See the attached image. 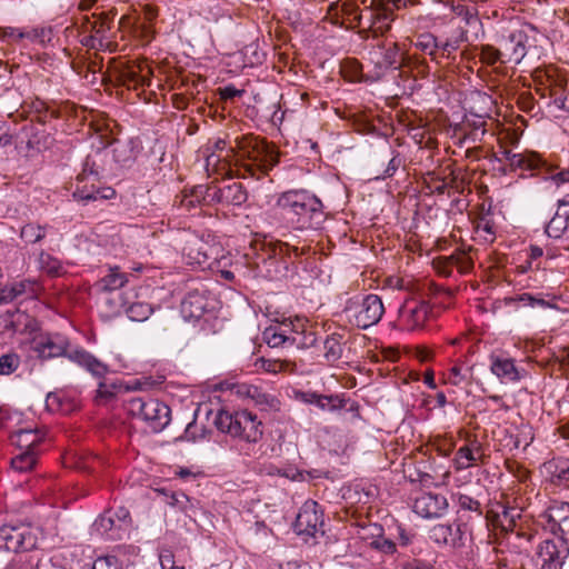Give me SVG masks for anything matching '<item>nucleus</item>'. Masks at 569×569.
Returning a JSON list of instances; mask_svg holds the SVG:
<instances>
[{"instance_id": "obj_1", "label": "nucleus", "mask_w": 569, "mask_h": 569, "mask_svg": "<svg viewBox=\"0 0 569 569\" xmlns=\"http://www.w3.org/2000/svg\"><path fill=\"white\" fill-rule=\"evenodd\" d=\"M206 158V169L217 170L222 163L231 173L240 178L264 177L279 161V152L274 144L252 134L234 139V146L227 148L224 139H217L213 146H207L202 151Z\"/></svg>"}, {"instance_id": "obj_2", "label": "nucleus", "mask_w": 569, "mask_h": 569, "mask_svg": "<svg viewBox=\"0 0 569 569\" xmlns=\"http://www.w3.org/2000/svg\"><path fill=\"white\" fill-rule=\"evenodd\" d=\"M305 253V248L290 246L280 240L256 241L246 257L257 273L269 279H280L288 276L296 259Z\"/></svg>"}, {"instance_id": "obj_3", "label": "nucleus", "mask_w": 569, "mask_h": 569, "mask_svg": "<svg viewBox=\"0 0 569 569\" xmlns=\"http://www.w3.org/2000/svg\"><path fill=\"white\" fill-rule=\"evenodd\" d=\"M274 210L288 226L297 230L318 229L325 221L321 200L306 190L282 192Z\"/></svg>"}, {"instance_id": "obj_4", "label": "nucleus", "mask_w": 569, "mask_h": 569, "mask_svg": "<svg viewBox=\"0 0 569 569\" xmlns=\"http://www.w3.org/2000/svg\"><path fill=\"white\" fill-rule=\"evenodd\" d=\"M107 156V149H98L86 158L83 170L77 177L76 188L72 192L76 200L88 203L112 199L116 196L113 188L100 186V174L104 171L100 162Z\"/></svg>"}, {"instance_id": "obj_5", "label": "nucleus", "mask_w": 569, "mask_h": 569, "mask_svg": "<svg viewBox=\"0 0 569 569\" xmlns=\"http://www.w3.org/2000/svg\"><path fill=\"white\" fill-rule=\"evenodd\" d=\"M34 351L41 359L67 357L71 361L84 367L96 377H102L108 368L83 349H72L67 337L62 335H49L36 341Z\"/></svg>"}, {"instance_id": "obj_6", "label": "nucleus", "mask_w": 569, "mask_h": 569, "mask_svg": "<svg viewBox=\"0 0 569 569\" xmlns=\"http://www.w3.org/2000/svg\"><path fill=\"white\" fill-rule=\"evenodd\" d=\"M214 426L221 432L238 437L247 442L256 443L262 437V425L257 416L248 410L230 412L219 410L213 420Z\"/></svg>"}, {"instance_id": "obj_7", "label": "nucleus", "mask_w": 569, "mask_h": 569, "mask_svg": "<svg viewBox=\"0 0 569 569\" xmlns=\"http://www.w3.org/2000/svg\"><path fill=\"white\" fill-rule=\"evenodd\" d=\"M128 413L144 421L152 431H161L170 421V408L153 398H131L127 402Z\"/></svg>"}, {"instance_id": "obj_8", "label": "nucleus", "mask_w": 569, "mask_h": 569, "mask_svg": "<svg viewBox=\"0 0 569 569\" xmlns=\"http://www.w3.org/2000/svg\"><path fill=\"white\" fill-rule=\"evenodd\" d=\"M183 254L191 264L212 268L223 258V249L212 234L194 236L186 242Z\"/></svg>"}, {"instance_id": "obj_9", "label": "nucleus", "mask_w": 569, "mask_h": 569, "mask_svg": "<svg viewBox=\"0 0 569 569\" xmlns=\"http://www.w3.org/2000/svg\"><path fill=\"white\" fill-rule=\"evenodd\" d=\"M345 311L350 323L360 329H368L381 320L385 307L379 296L370 293L361 301H349Z\"/></svg>"}, {"instance_id": "obj_10", "label": "nucleus", "mask_w": 569, "mask_h": 569, "mask_svg": "<svg viewBox=\"0 0 569 569\" xmlns=\"http://www.w3.org/2000/svg\"><path fill=\"white\" fill-rule=\"evenodd\" d=\"M38 537L28 525H0V549L13 552L30 551L37 547Z\"/></svg>"}, {"instance_id": "obj_11", "label": "nucleus", "mask_w": 569, "mask_h": 569, "mask_svg": "<svg viewBox=\"0 0 569 569\" xmlns=\"http://www.w3.org/2000/svg\"><path fill=\"white\" fill-rule=\"evenodd\" d=\"M295 531L306 540L309 537L323 536V511L315 500H307L300 508L293 523Z\"/></svg>"}, {"instance_id": "obj_12", "label": "nucleus", "mask_w": 569, "mask_h": 569, "mask_svg": "<svg viewBox=\"0 0 569 569\" xmlns=\"http://www.w3.org/2000/svg\"><path fill=\"white\" fill-rule=\"evenodd\" d=\"M569 556V547L563 542L547 539L539 543L536 552V567L538 569H562Z\"/></svg>"}, {"instance_id": "obj_13", "label": "nucleus", "mask_w": 569, "mask_h": 569, "mask_svg": "<svg viewBox=\"0 0 569 569\" xmlns=\"http://www.w3.org/2000/svg\"><path fill=\"white\" fill-rule=\"evenodd\" d=\"M496 159L508 164L511 170L520 169L532 174L540 173L542 169L549 171L547 163L537 153L532 152L516 153L510 149H502L496 153Z\"/></svg>"}, {"instance_id": "obj_14", "label": "nucleus", "mask_w": 569, "mask_h": 569, "mask_svg": "<svg viewBox=\"0 0 569 569\" xmlns=\"http://www.w3.org/2000/svg\"><path fill=\"white\" fill-rule=\"evenodd\" d=\"M431 313L425 300L408 299L399 309V321L403 329L412 331L423 327Z\"/></svg>"}, {"instance_id": "obj_15", "label": "nucleus", "mask_w": 569, "mask_h": 569, "mask_svg": "<svg viewBox=\"0 0 569 569\" xmlns=\"http://www.w3.org/2000/svg\"><path fill=\"white\" fill-rule=\"evenodd\" d=\"M248 194L239 182H228L222 186L206 188L204 201L208 203H221L227 206H241L247 201Z\"/></svg>"}, {"instance_id": "obj_16", "label": "nucleus", "mask_w": 569, "mask_h": 569, "mask_svg": "<svg viewBox=\"0 0 569 569\" xmlns=\"http://www.w3.org/2000/svg\"><path fill=\"white\" fill-rule=\"evenodd\" d=\"M376 48L375 53L380 57L377 64L380 68L399 70L401 67H409L411 58L397 41H378Z\"/></svg>"}, {"instance_id": "obj_17", "label": "nucleus", "mask_w": 569, "mask_h": 569, "mask_svg": "<svg viewBox=\"0 0 569 569\" xmlns=\"http://www.w3.org/2000/svg\"><path fill=\"white\" fill-rule=\"evenodd\" d=\"M412 509L426 519L440 518L447 512L448 501L442 495L423 492L415 499Z\"/></svg>"}, {"instance_id": "obj_18", "label": "nucleus", "mask_w": 569, "mask_h": 569, "mask_svg": "<svg viewBox=\"0 0 569 569\" xmlns=\"http://www.w3.org/2000/svg\"><path fill=\"white\" fill-rule=\"evenodd\" d=\"M545 517L553 533H559L560 542H569V503L553 501L546 510Z\"/></svg>"}, {"instance_id": "obj_19", "label": "nucleus", "mask_w": 569, "mask_h": 569, "mask_svg": "<svg viewBox=\"0 0 569 569\" xmlns=\"http://www.w3.org/2000/svg\"><path fill=\"white\" fill-rule=\"evenodd\" d=\"M211 308L212 300L206 290H191L181 301V315L187 320H199Z\"/></svg>"}, {"instance_id": "obj_20", "label": "nucleus", "mask_w": 569, "mask_h": 569, "mask_svg": "<svg viewBox=\"0 0 569 569\" xmlns=\"http://www.w3.org/2000/svg\"><path fill=\"white\" fill-rule=\"evenodd\" d=\"M121 512L123 513V518L116 515V519L111 510L106 511L93 522V530L111 540L121 539L122 532L127 530L129 511L127 509H121Z\"/></svg>"}, {"instance_id": "obj_21", "label": "nucleus", "mask_w": 569, "mask_h": 569, "mask_svg": "<svg viewBox=\"0 0 569 569\" xmlns=\"http://www.w3.org/2000/svg\"><path fill=\"white\" fill-rule=\"evenodd\" d=\"M110 23L111 20L109 18V13L102 12L99 16L93 13L91 17L83 16L81 26L84 31L90 32L84 44L94 47V41L99 40V42H101L110 30Z\"/></svg>"}, {"instance_id": "obj_22", "label": "nucleus", "mask_w": 569, "mask_h": 569, "mask_svg": "<svg viewBox=\"0 0 569 569\" xmlns=\"http://www.w3.org/2000/svg\"><path fill=\"white\" fill-rule=\"evenodd\" d=\"M12 445L18 450L39 451L44 440V432L38 428H21L10 436Z\"/></svg>"}, {"instance_id": "obj_23", "label": "nucleus", "mask_w": 569, "mask_h": 569, "mask_svg": "<svg viewBox=\"0 0 569 569\" xmlns=\"http://www.w3.org/2000/svg\"><path fill=\"white\" fill-rule=\"evenodd\" d=\"M290 347L298 349H307L317 342L316 333L311 330L308 321L296 318L290 320Z\"/></svg>"}, {"instance_id": "obj_24", "label": "nucleus", "mask_w": 569, "mask_h": 569, "mask_svg": "<svg viewBox=\"0 0 569 569\" xmlns=\"http://www.w3.org/2000/svg\"><path fill=\"white\" fill-rule=\"evenodd\" d=\"M569 228V193L558 201V208L546 226L549 238L559 239Z\"/></svg>"}, {"instance_id": "obj_25", "label": "nucleus", "mask_w": 569, "mask_h": 569, "mask_svg": "<svg viewBox=\"0 0 569 569\" xmlns=\"http://www.w3.org/2000/svg\"><path fill=\"white\" fill-rule=\"evenodd\" d=\"M490 371L502 383L517 382L520 380L519 371L515 365L513 359L497 355L490 356Z\"/></svg>"}, {"instance_id": "obj_26", "label": "nucleus", "mask_w": 569, "mask_h": 569, "mask_svg": "<svg viewBox=\"0 0 569 569\" xmlns=\"http://www.w3.org/2000/svg\"><path fill=\"white\" fill-rule=\"evenodd\" d=\"M525 42L526 36L522 32H512L503 39L500 46L502 57L507 58L505 61L520 63L527 53Z\"/></svg>"}, {"instance_id": "obj_27", "label": "nucleus", "mask_w": 569, "mask_h": 569, "mask_svg": "<svg viewBox=\"0 0 569 569\" xmlns=\"http://www.w3.org/2000/svg\"><path fill=\"white\" fill-rule=\"evenodd\" d=\"M147 386H149V382L141 381L139 379H134L131 382L123 383V382H108V380L99 382V387L97 390V399H111L116 393L124 390V391H133V390H142Z\"/></svg>"}, {"instance_id": "obj_28", "label": "nucleus", "mask_w": 569, "mask_h": 569, "mask_svg": "<svg viewBox=\"0 0 569 569\" xmlns=\"http://www.w3.org/2000/svg\"><path fill=\"white\" fill-rule=\"evenodd\" d=\"M262 338L270 348L290 347V321L266 328Z\"/></svg>"}, {"instance_id": "obj_29", "label": "nucleus", "mask_w": 569, "mask_h": 569, "mask_svg": "<svg viewBox=\"0 0 569 569\" xmlns=\"http://www.w3.org/2000/svg\"><path fill=\"white\" fill-rule=\"evenodd\" d=\"M111 153L116 163L126 167L136 159L134 148L131 141L114 140L111 144Z\"/></svg>"}, {"instance_id": "obj_30", "label": "nucleus", "mask_w": 569, "mask_h": 569, "mask_svg": "<svg viewBox=\"0 0 569 569\" xmlns=\"http://www.w3.org/2000/svg\"><path fill=\"white\" fill-rule=\"evenodd\" d=\"M481 449L479 446L471 448L469 446L460 447L453 460L457 470H465L473 466L480 456Z\"/></svg>"}, {"instance_id": "obj_31", "label": "nucleus", "mask_w": 569, "mask_h": 569, "mask_svg": "<svg viewBox=\"0 0 569 569\" xmlns=\"http://www.w3.org/2000/svg\"><path fill=\"white\" fill-rule=\"evenodd\" d=\"M31 109L34 113H37V120L41 122H46V118L49 114L51 118H60L63 113L69 112L70 110H73L77 114V110L73 109V107L64 106L60 109H52L50 108L47 102L36 99L31 102Z\"/></svg>"}, {"instance_id": "obj_32", "label": "nucleus", "mask_w": 569, "mask_h": 569, "mask_svg": "<svg viewBox=\"0 0 569 569\" xmlns=\"http://www.w3.org/2000/svg\"><path fill=\"white\" fill-rule=\"evenodd\" d=\"M569 465V460L559 459L550 460L545 463L547 479L550 483L561 487L563 485V477Z\"/></svg>"}, {"instance_id": "obj_33", "label": "nucleus", "mask_w": 569, "mask_h": 569, "mask_svg": "<svg viewBox=\"0 0 569 569\" xmlns=\"http://www.w3.org/2000/svg\"><path fill=\"white\" fill-rule=\"evenodd\" d=\"M48 226H41L36 222H29L21 227L20 238L27 244L39 243L46 238Z\"/></svg>"}, {"instance_id": "obj_34", "label": "nucleus", "mask_w": 569, "mask_h": 569, "mask_svg": "<svg viewBox=\"0 0 569 569\" xmlns=\"http://www.w3.org/2000/svg\"><path fill=\"white\" fill-rule=\"evenodd\" d=\"M393 20V13L388 8H381L377 10L375 20L372 23L373 38L378 39L382 37L391 28V21Z\"/></svg>"}, {"instance_id": "obj_35", "label": "nucleus", "mask_w": 569, "mask_h": 569, "mask_svg": "<svg viewBox=\"0 0 569 569\" xmlns=\"http://www.w3.org/2000/svg\"><path fill=\"white\" fill-rule=\"evenodd\" d=\"M39 451L19 450V453L11 459V467L19 472L30 471L36 466Z\"/></svg>"}, {"instance_id": "obj_36", "label": "nucleus", "mask_w": 569, "mask_h": 569, "mask_svg": "<svg viewBox=\"0 0 569 569\" xmlns=\"http://www.w3.org/2000/svg\"><path fill=\"white\" fill-rule=\"evenodd\" d=\"M128 279L126 273L121 272L118 267L110 268L109 272L100 280L99 284L104 291H114L122 288Z\"/></svg>"}, {"instance_id": "obj_37", "label": "nucleus", "mask_w": 569, "mask_h": 569, "mask_svg": "<svg viewBox=\"0 0 569 569\" xmlns=\"http://www.w3.org/2000/svg\"><path fill=\"white\" fill-rule=\"evenodd\" d=\"M257 370L268 373H278L282 371H293V365L290 361L279 359L258 358L254 362Z\"/></svg>"}, {"instance_id": "obj_38", "label": "nucleus", "mask_w": 569, "mask_h": 569, "mask_svg": "<svg viewBox=\"0 0 569 569\" xmlns=\"http://www.w3.org/2000/svg\"><path fill=\"white\" fill-rule=\"evenodd\" d=\"M341 338L340 335L333 333L328 336L323 342L325 358L330 363L337 362L342 356Z\"/></svg>"}, {"instance_id": "obj_39", "label": "nucleus", "mask_w": 569, "mask_h": 569, "mask_svg": "<svg viewBox=\"0 0 569 569\" xmlns=\"http://www.w3.org/2000/svg\"><path fill=\"white\" fill-rule=\"evenodd\" d=\"M470 378V369H463L460 365H455L445 375V383L455 387H463L469 385Z\"/></svg>"}, {"instance_id": "obj_40", "label": "nucleus", "mask_w": 569, "mask_h": 569, "mask_svg": "<svg viewBox=\"0 0 569 569\" xmlns=\"http://www.w3.org/2000/svg\"><path fill=\"white\" fill-rule=\"evenodd\" d=\"M37 261L38 268L49 276L56 277L62 272L60 260L43 250L39 252Z\"/></svg>"}, {"instance_id": "obj_41", "label": "nucleus", "mask_w": 569, "mask_h": 569, "mask_svg": "<svg viewBox=\"0 0 569 569\" xmlns=\"http://www.w3.org/2000/svg\"><path fill=\"white\" fill-rule=\"evenodd\" d=\"M415 47L422 51L423 53H427L431 57L433 61L438 62V48L439 42L437 38L431 33H422L419 34L417 38V41L415 42Z\"/></svg>"}, {"instance_id": "obj_42", "label": "nucleus", "mask_w": 569, "mask_h": 569, "mask_svg": "<svg viewBox=\"0 0 569 569\" xmlns=\"http://www.w3.org/2000/svg\"><path fill=\"white\" fill-rule=\"evenodd\" d=\"M298 398L305 403L316 405L321 410L337 409V406L332 403L333 398L330 396L318 395L316 392H301Z\"/></svg>"}, {"instance_id": "obj_43", "label": "nucleus", "mask_w": 569, "mask_h": 569, "mask_svg": "<svg viewBox=\"0 0 569 569\" xmlns=\"http://www.w3.org/2000/svg\"><path fill=\"white\" fill-rule=\"evenodd\" d=\"M469 531L467 521L463 520V515H459L457 521L450 525V536L453 541H450L451 547H461L465 543V537Z\"/></svg>"}, {"instance_id": "obj_44", "label": "nucleus", "mask_w": 569, "mask_h": 569, "mask_svg": "<svg viewBox=\"0 0 569 569\" xmlns=\"http://www.w3.org/2000/svg\"><path fill=\"white\" fill-rule=\"evenodd\" d=\"M515 302H522L525 306H529L532 308H537V307L542 308V309L556 308V305H553L542 298L535 297L530 293H522L517 297H510V298L506 299L507 305H511Z\"/></svg>"}, {"instance_id": "obj_45", "label": "nucleus", "mask_w": 569, "mask_h": 569, "mask_svg": "<svg viewBox=\"0 0 569 569\" xmlns=\"http://www.w3.org/2000/svg\"><path fill=\"white\" fill-rule=\"evenodd\" d=\"M127 316L132 321H144L153 312L152 307L146 302H133L126 309Z\"/></svg>"}, {"instance_id": "obj_46", "label": "nucleus", "mask_w": 569, "mask_h": 569, "mask_svg": "<svg viewBox=\"0 0 569 569\" xmlns=\"http://www.w3.org/2000/svg\"><path fill=\"white\" fill-rule=\"evenodd\" d=\"M458 506H459V511H458L459 515L461 511H470V512H473L476 515V518L479 520L482 519V517H483L481 503L468 495H462V493L459 495Z\"/></svg>"}, {"instance_id": "obj_47", "label": "nucleus", "mask_w": 569, "mask_h": 569, "mask_svg": "<svg viewBox=\"0 0 569 569\" xmlns=\"http://www.w3.org/2000/svg\"><path fill=\"white\" fill-rule=\"evenodd\" d=\"M521 516V510L516 507H507L500 516V526L505 531H513L517 526V519Z\"/></svg>"}, {"instance_id": "obj_48", "label": "nucleus", "mask_w": 569, "mask_h": 569, "mask_svg": "<svg viewBox=\"0 0 569 569\" xmlns=\"http://www.w3.org/2000/svg\"><path fill=\"white\" fill-rule=\"evenodd\" d=\"M20 356L14 352H8L0 356V375L9 376L13 373L20 366Z\"/></svg>"}, {"instance_id": "obj_49", "label": "nucleus", "mask_w": 569, "mask_h": 569, "mask_svg": "<svg viewBox=\"0 0 569 569\" xmlns=\"http://www.w3.org/2000/svg\"><path fill=\"white\" fill-rule=\"evenodd\" d=\"M206 188L203 186H197L192 190L191 194H183L180 200V206L190 210L191 208H196L201 200L204 201Z\"/></svg>"}, {"instance_id": "obj_50", "label": "nucleus", "mask_w": 569, "mask_h": 569, "mask_svg": "<svg viewBox=\"0 0 569 569\" xmlns=\"http://www.w3.org/2000/svg\"><path fill=\"white\" fill-rule=\"evenodd\" d=\"M450 536V525L439 523L433 526L429 531V537L432 541L438 545L450 546V541H453Z\"/></svg>"}, {"instance_id": "obj_51", "label": "nucleus", "mask_w": 569, "mask_h": 569, "mask_svg": "<svg viewBox=\"0 0 569 569\" xmlns=\"http://www.w3.org/2000/svg\"><path fill=\"white\" fill-rule=\"evenodd\" d=\"M19 38H27L32 42H38L40 44H46L51 41L52 30L51 28H36L31 31L19 32Z\"/></svg>"}, {"instance_id": "obj_52", "label": "nucleus", "mask_w": 569, "mask_h": 569, "mask_svg": "<svg viewBox=\"0 0 569 569\" xmlns=\"http://www.w3.org/2000/svg\"><path fill=\"white\" fill-rule=\"evenodd\" d=\"M502 52L501 49H497L493 46L490 44H483L480 48V59L483 63H487L489 66H493L496 62L501 61L506 62L502 59Z\"/></svg>"}, {"instance_id": "obj_53", "label": "nucleus", "mask_w": 569, "mask_h": 569, "mask_svg": "<svg viewBox=\"0 0 569 569\" xmlns=\"http://www.w3.org/2000/svg\"><path fill=\"white\" fill-rule=\"evenodd\" d=\"M370 546L382 552V553H386V555H393L397 550V546L396 543L389 539V538H386L383 536H378L376 537L371 542H370Z\"/></svg>"}, {"instance_id": "obj_54", "label": "nucleus", "mask_w": 569, "mask_h": 569, "mask_svg": "<svg viewBox=\"0 0 569 569\" xmlns=\"http://www.w3.org/2000/svg\"><path fill=\"white\" fill-rule=\"evenodd\" d=\"M167 503L180 509L183 512H188L189 506H191V500L184 492L177 491L169 496Z\"/></svg>"}, {"instance_id": "obj_55", "label": "nucleus", "mask_w": 569, "mask_h": 569, "mask_svg": "<svg viewBox=\"0 0 569 569\" xmlns=\"http://www.w3.org/2000/svg\"><path fill=\"white\" fill-rule=\"evenodd\" d=\"M248 396L252 398L257 405H266L269 407H273V402L276 401V398L262 392L258 387H249L247 391Z\"/></svg>"}, {"instance_id": "obj_56", "label": "nucleus", "mask_w": 569, "mask_h": 569, "mask_svg": "<svg viewBox=\"0 0 569 569\" xmlns=\"http://www.w3.org/2000/svg\"><path fill=\"white\" fill-rule=\"evenodd\" d=\"M462 41H465V32L461 33L460 38L447 40L445 42H439L438 50L442 51L441 57L450 58L451 54L459 49Z\"/></svg>"}, {"instance_id": "obj_57", "label": "nucleus", "mask_w": 569, "mask_h": 569, "mask_svg": "<svg viewBox=\"0 0 569 569\" xmlns=\"http://www.w3.org/2000/svg\"><path fill=\"white\" fill-rule=\"evenodd\" d=\"M485 124L486 121L482 120L481 118H477L476 120L472 121V123L468 121V126H471L472 130L468 133L467 137L472 141L481 140V138L486 133Z\"/></svg>"}, {"instance_id": "obj_58", "label": "nucleus", "mask_w": 569, "mask_h": 569, "mask_svg": "<svg viewBox=\"0 0 569 569\" xmlns=\"http://www.w3.org/2000/svg\"><path fill=\"white\" fill-rule=\"evenodd\" d=\"M91 569H119L116 557L107 556L96 559Z\"/></svg>"}, {"instance_id": "obj_59", "label": "nucleus", "mask_w": 569, "mask_h": 569, "mask_svg": "<svg viewBox=\"0 0 569 569\" xmlns=\"http://www.w3.org/2000/svg\"><path fill=\"white\" fill-rule=\"evenodd\" d=\"M160 566L162 569H184L182 566H177L174 556L170 550H162L159 556Z\"/></svg>"}, {"instance_id": "obj_60", "label": "nucleus", "mask_w": 569, "mask_h": 569, "mask_svg": "<svg viewBox=\"0 0 569 569\" xmlns=\"http://www.w3.org/2000/svg\"><path fill=\"white\" fill-rule=\"evenodd\" d=\"M432 446L438 455L442 457H448L453 449V443L450 440L441 438H437Z\"/></svg>"}, {"instance_id": "obj_61", "label": "nucleus", "mask_w": 569, "mask_h": 569, "mask_svg": "<svg viewBox=\"0 0 569 569\" xmlns=\"http://www.w3.org/2000/svg\"><path fill=\"white\" fill-rule=\"evenodd\" d=\"M220 98L222 100H233L242 96L243 90L237 89L234 86H226L219 89Z\"/></svg>"}, {"instance_id": "obj_62", "label": "nucleus", "mask_w": 569, "mask_h": 569, "mask_svg": "<svg viewBox=\"0 0 569 569\" xmlns=\"http://www.w3.org/2000/svg\"><path fill=\"white\" fill-rule=\"evenodd\" d=\"M401 163H402V160L399 157V154L398 153L395 154L389 160V163H388L386 170L383 171V174L380 178L386 179V178L392 177L396 173V171L399 169Z\"/></svg>"}, {"instance_id": "obj_63", "label": "nucleus", "mask_w": 569, "mask_h": 569, "mask_svg": "<svg viewBox=\"0 0 569 569\" xmlns=\"http://www.w3.org/2000/svg\"><path fill=\"white\" fill-rule=\"evenodd\" d=\"M387 4H392L395 9H403L408 6H415L418 3V0H383Z\"/></svg>"}, {"instance_id": "obj_64", "label": "nucleus", "mask_w": 569, "mask_h": 569, "mask_svg": "<svg viewBox=\"0 0 569 569\" xmlns=\"http://www.w3.org/2000/svg\"><path fill=\"white\" fill-rule=\"evenodd\" d=\"M552 180H555L557 183L569 182V168L557 172L555 176H552Z\"/></svg>"}]
</instances>
